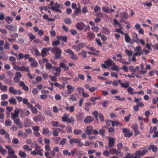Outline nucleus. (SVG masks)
I'll list each match as a JSON object with an SVG mask.
<instances>
[{
	"mask_svg": "<svg viewBox=\"0 0 158 158\" xmlns=\"http://www.w3.org/2000/svg\"><path fill=\"white\" fill-rule=\"evenodd\" d=\"M99 114L98 111L97 110H95L92 113V115L95 118L96 120L98 122L99 120L98 118V116H99Z\"/></svg>",
	"mask_w": 158,
	"mask_h": 158,
	"instance_id": "a211bd4d",
	"label": "nucleus"
},
{
	"mask_svg": "<svg viewBox=\"0 0 158 158\" xmlns=\"http://www.w3.org/2000/svg\"><path fill=\"white\" fill-rule=\"evenodd\" d=\"M120 152V150H117L115 148H111L109 151L110 154L113 155L114 154L117 155Z\"/></svg>",
	"mask_w": 158,
	"mask_h": 158,
	"instance_id": "9b49d317",
	"label": "nucleus"
},
{
	"mask_svg": "<svg viewBox=\"0 0 158 158\" xmlns=\"http://www.w3.org/2000/svg\"><path fill=\"white\" fill-rule=\"evenodd\" d=\"M60 7V4L56 2L54 6H52L51 7V9L54 11L58 12L59 13L61 12V11L59 9Z\"/></svg>",
	"mask_w": 158,
	"mask_h": 158,
	"instance_id": "7ed1b4c3",
	"label": "nucleus"
},
{
	"mask_svg": "<svg viewBox=\"0 0 158 158\" xmlns=\"http://www.w3.org/2000/svg\"><path fill=\"white\" fill-rule=\"evenodd\" d=\"M67 141V140L65 138L63 139L60 141L59 144L60 145H64Z\"/></svg>",
	"mask_w": 158,
	"mask_h": 158,
	"instance_id": "8fccbe9b",
	"label": "nucleus"
},
{
	"mask_svg": "<svg viewBox=\"0 0 158 158\" xmlns=\"http://www.w3.org/2000/svg\"><path fill=\"white\" fill-rule=\"evenodd\" d=\"M12 119L14 120V123L19 126V128L21 129L23 127L22 122H20L19 118H14Z\"/></svg>",
	"mask_w": 158,
	"mask_h": 158,
	"instance_id": "423d86ee",
	"label": "nucleus"
},
{
	"mask_svg": "<svg viewBox=\"0 0 158 158\" xmlns=\"http://www.w3.org/2000/svg\"><path fill=\"white\" fill-rule=\"evenodd\" d=\"M18 154L22 158H24L26 156V153L22 151H19Z\"/></svg>",
	"mask_w": 158,
	"mask_h": 158,
	"instance_id": "cd10ccee",
	"label": "nucleus"
},
{
	"mask_svg": "<svg viewBox=\"0 0 158 158\" xmlns=\"http://www.w3.org/2000/svg\"><path fill=\"white\" fill-rule=\"evenodd\" d=\"M125 18H121L120 19L119 21L121 23H122L123 22L124 23H125L128 24L129 23V22H127V21H126L125 19Z\"/></svg>",
	"mask_w": 158,
	"mask_h": 158,
	"instance_id": "0e129e2a",
	"label": "nucleus"
},
{
	"mask_svg": "<svg viewBox=\"0 0 158 158\" xmlns=\"http://www.w3.org/2000/svg\"><path fill=\"white\" fill-rule=\"evenodd\" d=\"M52 64L49 63H47L45 65L46 68L48 69H50L52 68Z\"/></svg>",
	"mask_w": 158,
	"mask_h": 158,
	"instance_id": "c9c22d12",
	"label": "nucleus"
},
{
	"mask_svg": "<svg viewBox=\"0 0 158 158\" xmlns=\"http://www.w3.org/2000/svg\"><path fill=\"white\" fill-rule=\"evenodd\" d=\"M2 91H6L7 90V86L6 85H3L1 88Z\"/></svg>",
	"mask_w": 158,
	"mask_h": 158,
	"instance_id": "69168bd1",
	"label": "nucleus"
},
{
	"mask_svg": "<svg viewBox=\"0 0 158 158\" xmlns=\"http://www.w3.org/2000/svg\"><path fill=\"white\" fill-rule=\"evenodd\" d=\"M9 91L13 94H16L18 93L17 90L15 89L14 87L10 86L9 87Z\"/></svg>",
	"mask_w": 158,
	"mask_h": 158,
	"instance_id": "4468645a",
	"label": "nucleus"
},
{
	"mask_svg": "<svg viewBox=\"0 0 158 158\" xmlns=\"http://www.w3.org/2000/svg\"><path fill=\"white\" fill-rule=\"evenodd\" d=\"M95 34L92 32L87 33V38L89 41L93 40L95 38Z\"/></svg>",
	"mask_w": 158,
	"mask_h": 158,
	"instance_id": "39448f33",
	"label": "nucleus"
},
{
	"mask_svg": "<svg viewBox=\"0 0 158 158\" xmlns=\"http://www.w3.org/2000/svg\"><path fill=\"white\" fill-rule=\"evenodd\" d=\"M65 51L67 53L69 54L71 56L73 55L74 54V52L70 49H68L66 50H65Z\"/></svg>",
	"mask_w": 158,
	"mask_h": 158,
	"instance_id": "09e8293b",
	"label": "nucleus"
},
{
	"mask_svg": "<svg viewBox=\"0 0 158 158\" xmlns=\"http://www.w3.org/2000/svg\"><path fill=\"white\" fill-rule=\"evenodd\" d=\"M99 117L101 122H103L104 121V117L103 114L102 113H99Z\"/></svg>",
	"mask_w": 158,
	"mask_h": 158,
	"instance_id": "37998d69",
	"label": "nucleus"
},
{
	"mask_svg": "<svg viewBox=\"0 0 158 158\" xmlns=\"http://www.w3.org/2000/svg\"><path fill=\"white\" fill-rule=\"evenodd\" d=\"M64 22L69 25L70 24L72 23L71 20L69 18H65L64 19Z\"/></svg>",
	"mask_w": 158,
	"mask_h": 158,
	"instance_id": "e433bc0d",
	"label": "nucleus"
},
{
	"mask_svg": "<svg viewBox=\"0 0 158 158\" xmlns=\"http://www.w3.org/2000/svg\"><path fill=\"white\" fill-rule=\"evenodd\" d=\"M125 41L127 42H129L130 38L128 34H125Z\"/></svg>",
	"mask_w": 158,
	"mask_h": 158,
	"instance_id": "72a5a7b5",
	"label": "nucleus"
},
{
	"mask_svg": "<svg viewBox=\"0 0 158 158\" xmlns=\"http://www.w3.org/2000/svg\"><path fill=\"white\" fill-rule=\"evenodd\" d=\"M105 130L104 129H101L99 130V133L100 135L102 136L103 137H104L105 136Z\"/></svg>",
	"mask_w": 158,
	"mask_h": 158,
	"instance_id": "393cba45",
	"label": "nucleus"
},
{
	"mask_svg": "<svg viewBox=\"0 0 158 158\" xmlns=\"http://www.w3.org/2000/svg\"><path fill=\"white\" fill-rule=\"evenodd\" d=\"M133 135V134L131 132H128L125 133L124 135V137H130Z\"/></svg>",
	"mask_w": 158,
	"mask_h": 158,
	"instance_id": "3c124183",
	"label": "nucleus"
},
{
	"mask_svg": "<svg viewBox=\"0 0 158 158\" xmlns=\"http://www.w3.org/2000/svg\"><path fill=\"white\" fill-rule=\"evenodd\" d=\"M85 131L86 134L88 135H90L92 134V131L93 129V127L92 126H88L86 128Z\"/></svg>",
	"mask_w": 158,
	"mask_h": 158,
	"instance_id": "6e6552de",
	"label": "nucleus"
},
{
	"mask_svg": "<svg viewBox=\"0 0 158 158\" xmlns=\"http://www.w3.org/2000/svg\"><path fill=\"white\" fill-rule=\"evenodd\" d=\"M28 36L30 38V40L31 41L33 40H34L35 38V36L32 33L28 34Z\"/></svg>",
	"mask_w": 158,
	"mask_h": 158,
	"instance_id": "b1692460",
	"label": "nucleus"
},
{
	"mask_svg": "<svg viewBox=\"0 0 158 158\" xmlns=\"http://www.w3.org/2000/svg\"><path fill=\"white\" fill-rule=\"evenodd\" d=\"M135 36L133 37V40L134 42H136V43L138 42V40H139V38L138 37V35L136 33H135Z\"/></svg>",
	"mask_w": 158,
	"mask_h": 158,
	"instance_id": "f704fd0d",
	"label": "nucleus"
},
{
	"mask_svg": "<svg viewBox=\"0 0 158 158\" xmlns=\"http://www.w3.org/2000/svg\"><path fill=\"white\" fill-rule=\"evenodd\" d=\"M119 84L122 87L124 88H128L130 85V83L128 81H127L125 83L120 82Z\"/></svg>",
	"mask_w": 158,
	"mask_h": 158,
	"instance_id": "f3484780",
	"label": "nucleus"
},
{
	"mask_svg": "<svg viewBox=\"0 0 158 158\" xmlns=\"http://www.w3.org/2000/svg\"><path fill=\"white\" fill-rule=\"evenodd\" d=\"M53 135L55 136H57L59 135V133L57 129L54 130L53 131Z\"/></svg>",
	"mask_w": 158,
	"mask_h": 158,
	"instance_id": "bf43d9fd",
	"label": "nucleus"
},
{
	"mask_svg": "<svg viewBox=\"0 0 158 158\" xmlns=\"http://www.w3.org/2000/svg\"><path fill=\"white\" fill-rule=\"evenodd\" d=\"M5 27L6 28L10 31H12L14 28L11 25H6Z\"/></svg>",
	"mask_w": 158,
	"mask_h": 158,
	"instance_id": "2f4dec72",
	"label": "nucleus"
},
{
	"mask_svg": "<svg viewBox=\"0 0 158 158\" xmlns=\"http://www.w3.org/2000/svg\"><path fill=\"white\" fill-rule=\"evenodd\" d=\"M60 44V42L58 40L53 41L52 43V45L55 47L58 45Z\"/></svg>",
	"mask_w": 158,
	"mask_h": 158,
	"instance_id": "c756f323",
	"label": "nucleus"
},
{
	"mask_svg": "<svg viewBox=\"0 0 158 158\" xmlns=\"http://www.w3.org/2000/svg\"><path fill=\"white\" fill-rule=\"evenodd\" d=\"M19 126H16L15 125H13L11 127V129L13 131H16L18 130Z\"/></svg>",
	"mask_w": 158,
	"mask_h": 158,
	"instance_id": "79ce46f5",
	"label": "nucleus"
},
{
	"mask_svg": "<svg viewBox=\"0 0 158 158\" xmlns=\"http://www.w3.org/2000/svg\"><path fill=\"white\" fill-rule=\"evenodd\" d=\"M94 120V118L91 116H87L85 119L84 122L85 123H87L92 122Z\"/></svg>",
	"mask_w": 158,
	"mask_h": 158,
	"instance_id": "9d476101",
	"label": "nucleus"
},
{
	"mask_svg": "<svg viewBox=\"0 0 158 158\" xmlns=\"http://www.w3.org/2000/svg\"><path fill=\"white\" fill-rule=\"evenodd\" d=\"M77 89H81V90H82V95L83 97L85 98H87L89 96V95L86 94L84 92V90L82 88H77Z\"/></svg>",
	"mask_w": 158,
	"mask_h": 158,
	"instance_id": "aec40b11",
	"label": "nucleus"
},
{
	"mask_svg": "<svg viewBox=\"0 0 158 158\" xmlns=\"http://www.w3.org/2000/svg\"><path fill=\"white\" fill-rule=\"evenodd\" d=\"M102 31L103 34L108 35L110 33V31H109L108 29L107 28L105 27H103Z\"/></svg>",
	"mask_w": 158,
	"mask_h": 158,
	"instance_id": "5701e85b",
	"label": "nucleus"
},
{
	"mask_svg": "<svg viewBox=\"0 0 158 158\" xmlns=\"http://www.w3.org/2000/svg\"><path fill=\"white\" fill-rule=\"evenodd\" d=\"M47 52L44 50V48H43L40 53V55L42 57H44L47 55Z\"/></svg>",
	"mask_w": 158,
	"mask_h": 158,
	"instance_id": "473e14b6",
	"label": "nucleus"
},
{
	"mask_svg": "<svg viewBox=\"0 0 158 158\" xmlns=\"http://www.w3.org/2000/svg\"><path fill=\"white\" fill-rule=\"evenodd\" d=\"M129 69L131 72H132V75H134L135 73V72L136 71L138 70L139 69V67L138 66H136L135 68L134 69L132 66H131L129 67Z\"/></svg>",
	"mask_w": 158,
	"mask_h": 158,
	"instance_id": "ddd939ff",
	"label": "nucleus"
},
{
	"mask_svg": "<svg viewBox=\"0 0 158 158\" xmlns=\"http://www.w3.org/2000/svg\"><path fill=\"white\" fill-rule=\"evenodd\" d=\"M10 45V43L8 42H6L4 46V48L5 49H9V46Z\"/></svg>",
	"mask_w": 158,
	"mask_h": 158,
	"instance_id": "864d4df0",
	"label": "nucleus"
},
{
	"mask_svg": "<svg viewBox=\"0 0 158 158\" xmlns=\"http://www.w3.org/2000/svg\"><path fill=\"white\" fill-rule=\"evenodd\" d=\"M49 77L51 78V81L53 82L57 81V78L55 76H53L50 75L49 76Z\"/></svg>",
	"mask_w": 158,
	"mask_h": 158,
	"instance_id": "680f3d73",
	"label": "nucleus"
},
{
	"mask_svg": "<svg viewBox=\"0 0 158 158\" xmlns=\"http://www.w3.org/2000/svg\"><path fill=\"white\" fill-rule=\"evenodd\" d=\"M109 7L108 6H103L102 8V10H103L104 12H106V13H108L109 12Z\"/></svg>",
	"mask_w": 158,
	"mask_h": 158,
	"instance_id": "ea45409f",
	"label": "nucleus"
},
{
	"mask_svg": "<svg viewBox=\"0 0 158 158\" xmlns=\"http://www.w3.org/2000/svg\"><path fill=\"white\" fill-rule=\"evenodd\" d=\"M74 13L76 15H77L78 14H81V9L77 8L74 10Z\"/></svg>",
	"mask_w": 158,
	"mask_h": 158,
	"instance_id": "de8ad7c7",
	"label": "nucleus"
},
{
	"mask_svg": "<svg viewBox=\"0 0 158 158\" xmlns=\"http://www.w3.org/2000/svg\"><path fill=\"white\" fill-rule=\"evenodd\" d=\"M12 124V122L10 119H7L6 120L5 124L7 126H10Z\"/></svg>",
	"mask_w": 158,
	"mask_h": 158,
	"instance_id": "c85d7f7f",
	"label": "nucleus"
},
{
	"mask_svg": "<svg viewBox=\"0 0 158 158\" xmlns=\"http://www.w3.org/2000/svg\"><path fill=\"white\" fill-rule=\"evenodd\" d=\"M31 109L32 111L33 114H36L37 113L38 111V110L35 107H32Z\"/></svg>",
	"mask_w": 158,
	"mask_h": 158,
	"instance_id": "4d7b16f0",
	"label": "nucleus"
},
{
	"mask_svg": "<svg viewBox=\"0 0 158 158\" xmlns=\"http://www.w3.org/2000/svg\"><path fill=\"white\" fill-rule=\"evenodd\" d=\"M33 130L35 131H38L40 130V127L38 126H34L32 127Z\"/></svg>",
	"mask_w": 158,
	"mask_h": 158,
	"instance_id": "6e6d98bb",
	"label": "nucleus"
},
{
	"mask_svg": "<svg viewBox=\"0 0 158 158\" xmlns=\"http://www.w3.org/2000/svg\"><path fill=\"white\" fill-rule=\"evenodd\" d=\"M61 139V138L60 137H54L52 139V140L54 143L57 144L59 143Z\"/></svg>",
	"mask_w": 158,
	"mask_h": 158,
	"instance_id": "412c9836",
	"label": "nucleus"
},
{
	"mask_svg": "<svg viewBox=\"0 0 158 158\" xmlns=\"http://www.w3.org/2000/svg\"><path fill=\"white\" fill-rule=\"evenodd\" d=\"M151 149L152 151L154 152H156L158 150V148L154 145H150L149 146L147 149V150H149Z\"/></svg>",
	"mask_w": 158,
	"mask_h": 158,
	"instance_id": "f8f14e48",
	"label": "nucleus"
},
{
	"mask_svg": "<svg viewBox=\"0 0 158 158\" xmlns=\"http://www.w3.org/2000/svg\"><path fill=\"white\" fill-rule=\"evenodd\" d=\"M8 98V95L6 94H3L1 96V99L2 100L6 99Z\"/></svg>",
	"mask_w": 158,
	"mask_h": 158,
	"instance_id": "a19ab883",
	"label": "nucleus"
},
{
	"mask_svg": "<svg viewBox=\"0 0 158 158\" xmlns=\"http://www.w3.org/2000/svg\"><path fill=\"white\" fill-rule=\"evenodd\" d=\"M43 117L40 115H37L33 118V120L35 122H39L42 120Z\"/></svg>",
	"mask_w": 158,
	"mask_h": 158,
	"instance_id": "dca6fc26",
	"label": "nucleus"
},
{
	"mask_svg": "<svg viewBox=\"0 0 158 158\" xmlns=\"http://www.w3.org/2000/svg\"><path fill=\"white\" fill-rule=\"evenodd\" d=\"M79 55H81L84 58H86L87 57L86 53L85 51H83L79 53Z\"/></svg>",
	"mask_w": 158,
	"mask_h": 158,
	"instance_id": "13d9d810",
	"label": "nucleus"
},
{
	"mask_svg": "<svg viewBox=\"0 0 158 158\" xmlns=\"http://www.w3.org/2000/svg\"><path fill=\"white\" fill-rule=\"evenodd\" d=\"M66 129L68 132H71L72 131V127L71 126L66 127Z\"/></svg>",
	"mask_w": 158,
	"mask_h": 158,
	"instance_id": "052dcab7",
	"label": "nucleus"
},
{
	"mask_svg": "<svg viewBox=\"0 0 158 158\" xmlns=\"http://www.w3.org/2000/svg\"><path fill=\"white\" fill-rule=\"evenodd\" d=\"M104 63L107 65H112V63H113V61L112 60L110 59L108 61H105Z\"/></svg>",
	"mask_w": 158,
	"mask_h": 158,
	"instance_id": "4c0bfd02",
	"label": "nucleus"
},
{
	"mask_svg": "<svg viewBox=\"0 0 158 158\" xmlns=\"http://www.w3.org/2000/svg\"><path fill=\"white\" fill-rule=\"evenodd\" d=\"M51 52L54 54V58L55 59H61V54L62 51L60 48L58 47H54L51 49Z\"/></svg>",
	"mask_w": 158,
	"mask_h": 158,
	"instance_id": "f257e3e1",
	"label": "nucleus"
},
{
	"mask_svg": "<svg viewBox=\"0 0 158 158\" xmlns=\"http://www.w3.org/2000/svg\"><path fill=\"white\" fill-rule=\"evenodd\" d=\"M77 119L78 120L81 121L84 118V114L83 113H79L76 115Z\"/></svg>",
	"mask_w": 158,
	"mask_h": 158,
	"instance_id": "2eb2a0df",
	"label": "nucleus"
},
{
	"mask_svg": "<svg viewBox=\"0 0 158 158\" xmlns=\"http://www.w3.org/2000/svg\"><path fill=\"white\" fill-rule=\"evenodd\" d=\"M125 52L127 54V55L129 56H131L132 55V54L133 53L132 51L129 50L127 49L125 50Z\"/></svg>",
	"mask_w": 158,
	"mask_h": 158,
	"instance_id": "bb28decb",
	"label": "nucleus"
},
{
	"mask_svg": "<svg viewBox=\"0 0 158 158\" xmlns=\"http://www.w3.org/2000/svg\"><path fill=\"white\" fill-rule=\"evenodd\" d=\"M8 101L10 104H13L14 105H16L17 104V102L14 98H10Z\"/></svg>",
	"mask_w": 158,
	"mask_h": 158,
	"instance_id": "4be33fe9",
	"label": "nucleus"
},
{
	"mask_svg": "<svg viewBox=\"0 0 158 158\" xmlns=\"http://www.w3.org/2000/svg\"><path fill=\"white\" fill-rule=\"evenodd\" d=\"M14 113H11V117L12 119L16 118L19 117V114L20 112V110L18 108H16L14 110Z\"/></svg>",
	"mask_w": 158,
	"mask_h": 158,
	"instance_id": "20e7f679",
	"label": "nucleus"
},
{
	"mask_svg": "<svg viewBox=\"0 0 158 158\" xmlns=\"http://www.w3.org/2000/svg\"><path fill=\"white\" fill-rule=\"evenodd\" d=\"M91 29L94 32H97L99 30V28L97 26L93 27H91Z\"/></svg>",
	"mask_w": 158,
	"mask_h": 158,
	"instance_id": "603ef678",
	"label": "nucleus"
},
{
	"mask_svg": "<svg viewBox=\"0 0 158 158\" xmlns=\"http://www.w3.org/2000/svg\"><path fill=\"white\" fill-rule=\"evenodd\" d=\"M52 126L54 127H58V125L59 124V123L58 121H53L52 122Z\"/></svg>",
	"mask_w": 158,
	"mask_h": 158,
	"instance_id": "49530a36",
	"label": "nucleus"
},
{
	"mask_svg": "<svg viewBox=\"0 0 158 158\" xmlns=\"http://www.w3.org/2000/svg\"><path fill=\"white\" fill-rule=\"evenodd\" d=\"M19 71H21L29 72V69L28 67H26L24 66H20Z\"/></svg>",
	"mask_w": 158,
	"mask_h": 158,
	"instance_id": "6ab92c4d",
	"label": "nucleus"
},
{
	"mask_svg": "<svg viewBox=\"0 0 158 158\" xmlns=\"http://www.w3.org/2000/svg\"><path fill=\"white\" fill-rule=\"evenodd\" d=\"M128 92L129 94H132L133 92V89L131 87H129L127 89Z\"/></svg>",
	"mask_w": 158,
	"mask_h": 158,
	"instance_id": "774afa93",
	"label": "nucleus"
},
{
	"mask_svg": "<svg viewBox=\"0 0 158 158\" xmlns=\"http://www.w3.org/2000/svg\"><path fill=\"white\" fill-rule=\"evenodd\" d=\"M108 145L110 147H113L114 145V139L112 137H109L108 138Z\"/></svg>",
	"mask_w": 158,
	"mask_h": 158,
	"instance_id": "1a4fd4ad",
	"label": "nucleus"
},
{
	"mask_svg": "<svg viewBox=\"0 0 158 158\" xmlns=\"http://www.w3.org/2000/svg\"><path fill=\"white\" fill-rule=\"evenodd\" d=\"M77 28L79 30L82 31L84 27L85 26V24L83 22H80L76 24Z\"/></svg>",
	"mask_w": 158,
	"mask_h": 158,
	"instance_id": "0eeeda50",
	"label": "nucleus"
},
{
	"mask_svg": "<svg viewBox=\"0 0 158 158\" xmlns=\"http://www.w3.org/2000/svg\"><path fill=\"white\" fill-rule=\"evenodd\" d=\"M122 17L121 18H123L127 19L128 17V14L125 12L122 13Z\"/></svg>",
	"mask_w": 158,
	"mask_h": 158,
	"instance_id": "c03bdc74",
	"label": "nucleus"
},
{
	"mask_svg": "<svg viewBox=\"0 0 158 158\" xmlns=\"http://www.w3.org/2000/svg\"><path fill=\"white\" fill-rule=\"evenodd\" d=\"M39 91L36 88H34L33 89L32 91V93L34 94H36L38 93Z\"/></svg>",
	"mask_w": 158,
	"mask_h": 158,
	"instance_id": "338daca9",
	"label": "nucleus"
},
{
	"mask_svg": "<svg viewBox=\"0 0 158 158\" xmlns=\"http://www.w3.org/2000/svg\"><path fill=\"white\" fill-rule=\"evenodd\" d=\"M82 132V131L80 129H76L74 130L73 131V133L74 134L76 135H77L78 134H81Z\"/></svg>",
	"mask_w": 158,
	"mask_h": 158,
	"instance_id": "7c9ffc66",
	"label": "nucleus"
},
{
	"mask_svg": "<svg viewBox=\"0 0 158 158\" xmlns=\"http://www.w3.org/2000/svg\"><path fill=\"white\" fill-rule=\"evenodd\" d=\"M70 31L72 35H75L77 34V31L75 29H71L70 30Z\"/></svg>",
	"mask_w": 158,
	"mask_h": 158,
	"instance_id": "5fc2aeb1",
	"label": "nucleus"
},
{
	"mask_svg": "<svg viewBox=\"0 0 158 158\" xmlns=\"http://www.w3.org/2000/svg\"><path fill=\"white\" fill-rule=\"evenodd\" d=\"M69 116V115H68L66 116H63L61 118L62 121L63 122H66L68 119Z\"/></svg>",
	"mask_w": 158,
	"mask_h": 158,
	"instance_id": "a18cd8bd",
	"label": "nucleus"
},
{
	"mask_svg": "<svg viewBox=\"0 0 158 158\" xmlns=\"http://www.w3.org/2000/svg\"><path fill=\"white\" fill-rule=\"evenodd\" d=\"M148 152L146 149H143L142 150H138L135 153L132 154L133 158H141V156H143Z\"/></svg>",
	"mask_w": 158,
	"mask_h": 158,
	"instance_id": "f03ea898",
	"label": "nucleus"
},
{
	"mask_svg": "<svg viewBox=\"0 0 158 158\" xmlns=\"http://www.w3.org/2000/svg\"><path fill=\"white\" fill-rule=\"evenodd\" d=\"M9 60L10 61H15L16 60V59L13 56H10L9 57Z\"/></svg>",
	"mask_w": 158,
	"mask_h": 158,
	"instance_id": "e2e57ef3",
	"label": "nucleus"
},
{
	"mask_svg": "<svg viewBox=\"0 0 158 158\" xmlns=\"http://www.w3.org/2000/svg\"><path fill=\"white\" fill-rule=\"evenodd\" d=\"M49 130L48 128L45 129L43 128V129L42 134L43 135L47 134L49 133Z\"/></svg>",
	"mask_w": 158,
	"mask_h": 158,
	"instance_id": "58836bf2",
	"label": "nucleus"
},
{
	"mask_svg": "<svg viewBox=\"0 0 158 158\" xmlns=\"http://www.w3.org/2000/svg\"><path fill=\"white\" fill-rule=\"evenodd\" d=\"M13 18L11 17H10V16H7L5 18V21L6 22V23L8 24H10V21H13Z\"/></svg>",
	"mask_w": 158,
	"mask_h": 158,
	"instance_id": "a878e982",
	"label": "nucleus"
}]
</instances>
